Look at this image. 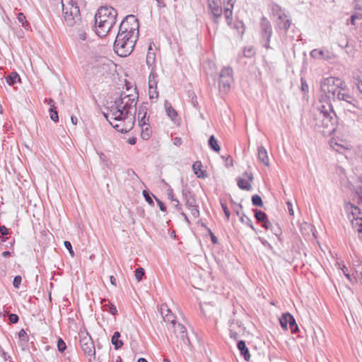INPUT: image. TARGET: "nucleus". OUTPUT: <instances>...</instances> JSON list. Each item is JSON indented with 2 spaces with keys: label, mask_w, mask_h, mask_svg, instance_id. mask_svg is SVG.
Listing matches in <instances>:
<instances>
[{
  "label": "nucleus",
  "mask_w": 362,
  "mask_h": 362,
  "mask_svg": "<svg viewBox=\"0 0 362 362\" xmlns=\"http://www.w3.org/2000/svg\"><path fill=\"white\" fill-rule=\"evenodd\" d=\"M138 98L135 90L134 93L129 94L122 92L107 112L103 113L111 126L119 132L127 133L133 128L136 120Z\"/></svg>",
  "instance_id": "nucleus-1"
},
{
  "label": "nucleus",
  "mask_w": 362,
  "mask_h": 362,
  "mask_svg": "<svg viewBox=\"0 0 362 362\" xmlns=\"http://www.w3.org/2000/svg\"><path fill=\"white\" fill-rule=\"evenodd\" d=\"M313 122L315 129L323 134L331 135L334 132L337 117L329 102H320L313 113Z\"/></svg>",
  "instance_id": "nucleus-2"
},
{
  "label": "nucleus",
  "mask_w": 362,
  "mask_h": 362,
  "mask_svg": "<svg viewBox=\"0 0 362 362\" xmlns=\"http://www.w3.org/2000/svg\"><path fill=\"white\" fill-rule=\"evenodd\" d=\"M321 90L329 100H343L357 107V101L351 95L347 90L346 83L339 78L328 77L321 82Z\"/></svg>",
  "instance_id": "nucleus-3"
},
{
  "label": "nucleus",
  "mask_w": 362,
  "mask_h": 362,
  "mask_svg": "<svg viewBox=\"0 0 362 362\" xmlns=\"http://www.w3.org/2000/svg\"><path fill=\"white\" fill-rule=\"evenodd\" d=\"M117 11L112 7L102 6L95 15V33L100 37L105 36L116 23Z\"/></svg>",
  "instance_id": "nucleus-4"
},
{
  "label": "nucleus",
  "mask_w": 362,
  "mask_h": 362,
  "mask_svg": "<svg viewBox=\"0 0 362 362\" xmlns=\"http://www.w3.org/2000/svg\"><path fill=\"white\" fill-rule=\"evenodd\" d=\"M139 35L118 33L114 42V50L117 55L125 57L134 50Z\"/></svg>",
  "instance_id": "nucleus-5"
},
{
  "label": "nucleus",
  "mask_w": 362,
  "mask_h": 362,
  "mask_svg": "<svg viewBox=\"0 0 362 362\" xmlns=\"http://www.w3.org/2000/svg\"><path fill=\"white\" fill-rule=\"evenodd\" d=\"M62 13L65 23L69 27L78 25L81 22L79 7L73 0H62Z\"/></svg>",
  "instance_id": "nucleus-6"
},
{
  "label": "nucleus",
  "mask_w": 362,
  "mask_h": 362,
  "mask_svg": "<svg viewBox=\"0 0 362 362\" xmlns=\"http://www.w3.org/2000/svg\"><path fill=\"white\" fill-rule=\"evenodd\" d=\"M168 330L173 329V334L170 335V340L173 342H175L176 341L177 346L183 347H189L190 346V341L187 336V329L184 325L180 323H173V325L170 327H168Z\"/></svg>",
  "instance_id": "nucleus-7"
},
{
  "label": "nucleus",
  "mask_w": 362,
  "mask_h": 362,
  "mask_svg": "<svg viewBox=\"0 0 362 362\" xmlns=\"http://www.w3.org/2000/svg\"><path fill=\"white\" fill-rule=\"evenodd\" d=\"M260 42L262 46L267 49H271L270 40L273 34L272 28L269 20L263 16L259 24Z\"/></svg>",
  "instance_id": "nucleus-8"
},
{
  "label": "nucleus",
  "mask_w": 362,
  "mask_h": 362,
  "mask_svg": "<svg viewBox=\"0 0 362 362\" xmlns=\"http://www.w3.org/2000/svg\"><path fill=\"white\" fill-rule=\"evenodd\" d=\"M118 33L139 35V21L134 15L127 16L121 22Z\"/></svg>",
  "instance_id": "nucleus-9"
},
{
  "label": "nucleus",
  "mask_w": 362,
  "mask_h": 362,
  "mask_svg": "<svg viewBox=\"0 0 362 362\" xmlns=\"http://www.w3.org/2000/svg\"><path fill=\"white\" fill-rule=\"evenodd\" d=\"M182 199L187 208L191 210V214L194 218L199 216V206L197 204V199L193 192L187 187L182 189Z\"/></svg>",
  "instance_id": "nucleus-10"
},
{
  "label": "nucleus",
  "mask_w": 362,
  "mask_h": 362,
  "mask_svg": "<svg viewBox=\"0 0 362 362\" xmlns=\"http://www.w3.org/2000/svg\"><path fill=\"white\" fill-rule=\"evenodd\" d=\"M79 343L84 354L86 356L90 357L89 361H91L92 357L95 358V345L91 337L88 333H86L84 336L80 337Z\"/></svg>",
  "instance_id": "nucleus-11"
},
{
  "label": "nucleus",
  "mask_w": 362,
  "mask_h": 362,
  "mask_svg": "<svg viewBox=\"0 0 362 362\" xmlns=\"http://www.w3.org/2000/svg\"><path fill=\"white\" fill-rule=\"evenodd\" d=\"M233 81V69L230 67L223 68L220 74L219 88L223 91H228L230 88V84Z\"/></svg>",
  "instance_id": "nucleus-12"
},
{
  "label": "nucleus",
  "mask_w": 362,
  "mask_h": 362,
  "mask_svg": "<svg viewBox=\"0 0 362 362\" xmlns=\"http://www.w3.org/2000/svg\"><path fill=\"white\" fill-rule=\"evenodd\" d=\"M208 10L212 16L214 23L218 24L219 18H221L223 9L221 0H207Z\"/></svg>",
  "instance_id": "nucleus-13"
},
{
  "label": "nucleus",
  "mask_w": 362,
  "mask_h": 362,
  "mask_svg": "<svg viewBox=\"0 0 362 362\" xmlns=\"http://www.w3.org/2000/svg\"><path fill=\"white\" fill-rule=\"evenodd\" d=\"M279 322L284 330H287L288 327H289L292 333H296L298 331V326L293 316L289 313H284L279 318Z\"/></svg>",
  "instance_id": "nucleus-14"
},
{
  "label": "nucleus",
  "mask_w": 362,
  "mask_h": 362,
  "mask_svg": "<svg viewBox=\"0 0 362 362\" xmlns=\"http://www.w3.org/2000/svg\"><path fill=\"white\" fill-rule=\"evenodd\" d=\"M346 209L348 211L351 213V215L352 216L351 223L354 225V221H356V225L358 226V232L360 234H362V217L360 216L361 214V209L356 206H354L352 204H348L346 205ZM362 238V236H361Z\"/></svg>",
  "instance_id": "nucleus-15"
},
{
  "label": "nucleus",
  "mask_w": 362,
  "mask_h": 362,
  "mask_svg": "<svg viewBox=\"0 0 362 362\" xmlns=\"http://www.w3.org/2000/svg\"><path fill=\"white\" fill-rule=\"evenodd\" d=\"M253 175L251 172L245 171L242 177L237 178V185L242 190L250 191L252 187Z\"/></svg>",
  "instance_id": "nucleus-16"
},
{
  "label": "nucleus",
  "mask_w": 362,
  "mask_h": 362,
  "mask_svg": "<svg viewBox=\"0 0 362 362\" xmlns=\"http://www.w3.org/2000/svg\"><path fill=\"white\" fill-rule=\"evenodd\" d=\"M160 313L163 316V320L168 323V327H170L173 325V323L176 322L175 317L166 305H161Z\"/></svg>",
  "instance_id": "nucleus-17"
},
{
  "label": "nucleus",
  "mask_w": 362,
  "mask_h": 362,
  "mask_svg": "<svg viewBox=\"0 0 362 362\" xmlns=\"http://www.w3.org/2000/svg\"><path fill=\"white\" fill-rule=\"evenodd\" d=\"M291 25V21L286 14L279 16L276 21V29L284 30L285 32H287Z\"/></svg>",
  "instance_id": "nucleus-18"
},
{
  "label": "nucleus",
  "mask_w": 362,
  "mask_h": 362,
  "mask_svg": "<svg viewBox=\"0 0 362 362\" xmlns=\"http://www.w3.org/2000/svg\"><path fill=\"white\" fill-rule=\"evenodd\" d=\"M310 57L318 59H329L332 57V54L329 51L315 49L310 52Z\"/></svg>",
  "instance_id": "nucleus-19"
},
{
  "label": "nucleus",
  "mask_w": 362,
  "mask_h": 362,
  "mask_svg": "<svg viewBox=\"0 0 362 362\" xmlns=\"http://www.w3.org/2000/svg\"><path fill=\"white\" fill-rule=\"evenodd\" d=\"M148 104L146 103H141L138 110V119L139 123L145 124V120H146L148 118H146L147 115V110H148Z\"/></svg>",
  "instance_id": "nucleus-20"
},
{
  "label": "nucleus",
  "mask_w": 362,
  "mask_h": 362,
  "mask_svg": "<svg viewBox=\"0 0 362 362\" xmlns=\"http://www.w3.org/2000/svg\"><path fill=\"white\" fill-rule=\"evenodd\" d=\"M157 74L152 69L150 75L148 76V86H149V96L150 98H153V95H151V89H156L158 80H157Z\"/></svg>",
  "instance_id": "nucleus-21"
},
{
  "label": "nucleus",
  "mask_w": 362,
  "mask_h": 362,
  "mask_svg": "<svg viewBox=\"0 0 362 362\" xmlns=\"http://www.w3.org/2000/svg\"><path fill=\"white\" fill-rule=\"evenodd\" d=\"M258 159L264 165L268 166L269 165L267 151L262 146H259L257 149Z\"/></svg>",
  "instance_id": "nucleus-22"
},
{
  "label": "nucleus",
  "mask_w": 362,
  "mask_h": 362,
  "mask_svg": "<svg viewBox=\"0 0 362 362\" xmlns=\"http://www.w3.org/2000/svg\"><path fill=\"white\" fill-rule=\"evenodd\" d=\"M153 46L155 47V45L151 42L146 55V64L148 66H152L156 62V52L153 51Z\"/></svg>",
  "instance_id": "nucleus-23"
},
{
  "label": "nucleus",
  "mask_w": 362,
  "mask_h": 362,
  "mask_svg": "<svg viewBox=\"0 0 362 362\" xmlns=\"http://www.w3.org/2000/svg\"><path fill=\"white\" fill-rule=\"evenodd\" d=\"M238 349L240 350L241 355L244 357L245 360L249 361L250 359V354L248 349L246 346L245 342L243 340H240L237 344Z\"/></svg>",
  "instance_id": "nucleus-24"
},
{
  "label": "nucleus",
  "mask_w": 362,
  "mask_h": 362,
  "mask_svg": "<svg viewBox=\"0 0 362 362\" xmlns=\"http://www.w3.org/2000/svg\"><path fill=\"white\" fill-rule=\"evenodd\" d=\"M237 325H238V330L235 329V327H234V320L230 321V329H229L230 337V338L234 339L235 340L238 339V338L239 337V335H240L239 334L240 332H242V328H241L240 322H237Z\"/></svg>",
  "instance_id": "nucleus-25"
},
{
  "label": "nucleus",
  "mask_w": 362,
  "mask_h": 362,
  "mask_svg": "<svg viewBox=\"0 0 362 362\" xmlns=\"http://www.w3.org/2000/svg\"><path fill=\"white\" fill-rule=\"evenodd\" d=\"M228 4L230 5V8H226L224 9V16L226 21V23L228 25H230L232 23L233 20V0H227Z\"/></svg>",
  "instance_id": "nucleus-26"
},
{
  "label": "nucleus",
  "mask_w": 362,
  "mask_h": 362,
  "mask_svg": "<svg viewBox=\"0 0 362 362\" xmlns=\"http://www.w3.org/2000/svg\"><path fill=\"white\" fill-rule=\"evenodd\" d=\"M148 119L145 120V124L139 123V126L141 128V136L144 140L148 139L150 138L151 134V131L149 129V124H148Z\"/></svg>",
  "instance_id": "nucleus-27"
},
{
  "label": "nucleus",
  "mask_w": 362,
  "mask_h": 362,
  "mask_svg": "<svg viewBox=\"0 0 362 362\" xmlns=\"http://www.w3.org/2000/svg\"><path fill=\"white\" fill-rule=\"evenodd\" d=\"M20 345L23 350H25L28 346V336L25 331L22 329L18 333Z\"/></svg>",
  "instance_id": "nucleus-28"
},
{
  "label": "nucleus",
  "mask_w": 362,
  "mask_h": 362,
  "mask_svg": "<svg viewBox=\"0 0 362 362\" xmlns=\"http://www.w3.org/2000/svg\"><path fill=\"white\" fill-rule=\"evenodd\" d=\"M107 64L100 61L95 66H93V73L95 74L103 75L107 71Z\"/></svg>",
  "instance_id": "nucleus-29"
},
{
  "label": "nucleus",
  "mask_w": 362,
  "mask_h": 362,
  "mask_svg": "<svg viewBox=\"0 0 362 362\" xmlns=\"http://www.w3.org/2000/svg\"><path fill=\"white\" fill-rule=\"evenodd\" d=\"M167 196L172 202H176L175 208L177 211H180L182 210V205L180 204L179 200L174 197L173 190L172 188H169L167 190Z\"/></svg>",
  "instance_id": "nucleus-30"
},
{
  "label": "nucleus",
  "mask_w": 362,
  "mask_h": 362,
  "mask_svg": "<svg viewBox=\"0 0 362 362\" xmlns=\"http://www.w3.org/2000/svg\"><path fill=\"white\" fill-rule=\"evenodd\" d=\"M165 109L168 116L172 120H174L176 118L177 113L176 110L171 106L170 103L168 101H165Z\"/></svg>",
  "instance_id": "nucleus-31"
},
{
  "label": "nucleus",
  "mask_w": 362,
  "mask_h": 362,
  "mask_svg": "<svg viewBox=\"0 0 362 362\" xmlns=\"http://www.w3.org/2000/svg\"><path fill=\"white\" fill-rule=\"evenodd\" d=\"M120 333L119 332H115L111 339L112 344L115 346V349L121 348L123 345V342L119 339Z\"/></svg>",
  "instance_id": "nucleus-32"
},
{
  "label": "nucleus",
  "mask_w": 362,
  "mask_h": 362,
  "mask_svg": "<svg viewBox=\"0 0 362 362\" xmlns=\"http://www.w3.org/2000/svg\"><path fill=\"white\" fill-rule=\"evenodd\" d=\"M6 80L9 86H12L19 81L21 78L16 72H12L6 78Z\"/></svg>",
  "instance_id": "nucleus-33"
},
{
  "label": "nucleus",
  "mask_w": 362,
  "mask_h": 362,
  "mask_svg": "<svg viewBox=\"0 0 362 362\" xmlns=\"http://www.w3.org/2000/svg\"><path fill=\"white\" fill-rule=\"evenodd\" d=\"M103 303H104L103 307L106 311L110 313L112 315L117 314V310L115 305L106 300H103Z\"/></svg>",
  "instance_id": "nucleus-34"
},
{
  "label": "nucleus",
  "mask_w": 362,
  "mask_h": 362,
  "mask_svg": "<svg viewBox=\"0 0 362 362\" xmlns=\"http://www.w3.org/2000/svg\"><path fill=\"white\" fill-rule=\"evenodd\" d=\"M209 146L211 149H213L216 152H219L221 150V148L218 144V141L213 135L211 136L209 139Z\"/></svg>",
  "instance_id": "nucleus-35"
},
{
  "label": "nucleus",
  "mask_w": 362,
  "mask_h": 362,
  "mask_svg": "<svg viewBox=\"0 0 362 362\" xmlns=\"http://www.w3.org/2000/svg\"><path fill=\"white\" fill-rule=\"evenodd\" d=\"M254 211L255 217L258 222L263 223L267 218V214L264 212L259 211L257 209H255Z\"/></svg>",
  "instance_id": "nucleus-36"
},
{
  "label": "nucleus",
  "mask_w": 362,
  "mask_h": 362,
  "mask_svg": "<svg viewBox=\"0 0 362 362\" xmlns=\"http://www.w3.org/2000/svg\"><path fill=\"white\" fill-rule=\"evenodd\" d=\"M272 11L273 15L277 16V17H279V16H281V15H286V13L283 11L281 8L276 4H272Z\"/></svg>",
  "instance_id": "nucleus-37"
},
{
  "label": "nucleus",
  "mask_w": 362,
  "mask_h": 362,
  "mask_svg": "<svg viewBox=\"0 0 362 362\" xmlns=\"http://www.w3.org/2000/svg\"><path fill=\"white\" fill-rule=\"evenodd\" d=\"M255 54V48L252 46L245 47L243 50V55L247 58H250Z\"/></svg>",
  "instance_id": "nucleus-38"
},
{
  "label": "nucleus",
  "mask_w": 362,
  "mask_h": 362,
  "mask_svg": "<svg viewBox=\"0 0 362 362\" xmlns=\"http://www.w3.org/2000/svg\"><path fill=\"white\" fill-rule=\"evenodd\" d=\"M240 220L242 223H245V224L249 226L253 230H255L251 219L249 217H247L245 214H242L241 216L240 217Z\"/></svg>",
  "instance_id": "nucleus-39"
},
{
  "label": "nucleus",
  "mask_w": 362,
  "mask_h": 362,
  "mask_svg": "<svg viewBox=\"0 0 362 362\" xmlns=\"http://www.w3.org/2000/svg\"><path fill=\"white\" fill-rule=\"evenodd\" d=\"M252 202L254 206H262L263 202L262 198L258 194H255L252 197Z\"/></svg>",
  "instance_id": "nucleus-40"
},
{
  "label": "nucleus",
  "mask_w": 362,
  "mask_h": 362,
  "mask_svg": "<svg viewBox=\"0 0 362 362\" xmlns=\"http://www.w3.org/2000/svg\"><path fill=\"white\" fill-rule=\"evenodd\" d=\"M145 274V271L142 267H139L135 271V278L138 281H141Z\"/></svg>",
  "instance_id": "nucleus-41"
},
{
  "label": "nucleus",
  "mask_w": 362,
  "mask_h": 362,
  "mask_svg": "<svg viewBox=\"0 0 362 362\" xmlns=\"http://www.w3.org/2000/svg\"><path fill=\"white\" fill-rule=\"evenodd\" d=\"M49 116L52 120L54 122H58L59 120V116L57 110L55 108L50 107L49 108Z\"/></svg>",
  "instance_id": "nucleus-42"
},
{
  "label": "nucleus",
  "mask_w": 362,
  "mask_h": 362,
  "mask_svg": "<svg viewBox=\"0 0 362 362\" xmlns=\"http://www.w3.org/2000/svg\"><path fill=\"white\" fill-rule=\"evenodd\" d=\"M352 4L355 11H362V0H354Z\"/></svg>",
  "instance_id": "nucleus-43"
},
{
  "label": "nucleus",
  "mask_w": 362,
  "mask_h": 362,
  "mask_svg": "<svg viewBox=\"0 0 362 362\" xmlns=\"http://www.w3.org/2000/svg\"><path fill=\"white\" fill-rule=\"evenodd\" d=\"M57 349L60 352H64L66 349V345L64 340L59 338L57 341Z\"/></svg>",
  "instance_id": "nucleus-44"
},
{
  "label": "nucleus",
  "mask_w": 362,
  "mask_h": 362,
  "mask_svg": "<svg viewBox=\"0 0 362 362\" xmlns=\"http://www.w3.org/2000/svg\"><path fill=\"white\" fill-rule=\"evenodd\" d=\"M144 198H145V200L151 206L153 205V201L152 199V198L151 197L148 192L147 190H144L143 192H142Z\"/></svg>",
  "instance_id": "nucleus-45"
},
{
  "label": "nucleus",
  "mask_w": 362,
  "mask_h": 362,
  "mask_svg": "<svg viewBox=\"0 0 362 362\" xmlns=\"http://www.w3.org/2000/svg\"><path fill=\"white\" fill-rule=\"evenodd\" d=\"M64 245L69 250V252L70 255L72 257H74V250L72 248V245H71V243L69 241L65 240L64 242Z\"/></svg>",
  "instance_id": "nucleus-46"
},
{
  "label": "nucleus",
  "mask_w": 362,
  "mask_h": 362,
  "mask_svg": "<svg viewBox=\"0 0 362 362\" xmlns=\"http://www.w3.org/2000/svg\"><path fill=\"white\" fill-rule=\"evenodd\" d=\"M354 78L357 81V83H362V70L354 72Z\"/></svg>",
  "instance_id": "nucleus-47"
},
{
  "label": "nucleus",
  "mask_w": 362,
  "mask_h": 362,
  "mask_svg": "<svg viewBox=\"0 0 362 362\" xmlns=\"http://www.w3.org/2000/svg\"><path fill=\"white\" fill-rule=\"evenodd\" d=\"M221 205L222 209H223V212L225 214L226 219L229 220L230 214V211H229L226 204L221 202Z\"/></svg>",
  "instance_id": "nucleus-48"
},
{
  "label": "nucleus",
  "mask_w": 362,
  "mask_h": 362,
  "mask_svg": "<svg viewBox=\"0 0 362 362\" xmlns=\"http://www.w3.org/2000/svg\"><path fill=\"white\" fill-rule=\"evenodd\" d=\"M77 37L80 40H85L86 39V33L85 29H79L78 30Z\"/></svg>",
  "instance_id": "nucleus-49"
},
{
  "label": "nucleus",
  "mask_w": 362,
  "mask_h": 362,
  "mask_svg": "<svg viewBox=\"0 0 362 362\" xmlns=\"http://www.w3.org/2000/svg\"><path fill=\"white\" fill-rule=\"evenodd\" d=\"M22 281L21 276H16L13 279V285L14 288H18Z\"/></svg>",
  "instance_id": "nucleus-50"
},
{
  "label": "nucleus",
  "mask_w": 362,
  "mask_h": 362,
  "mask_svg": "<svg viewBox=\"0 0 362 362\" xmlns=\"http://www.w3.org/2000/svg\"><path fill=\"white\" fill-rule=\"evenodd\" d=\"M17 18H18V21L22 23L23 26L25 27L28 22L25 20L26 18L24 16V14L23 13H18Z\"/></svg>",
  "instance_id": "nucleus-51"
},
{
  "label": "nucleus",
  "mask_w": 362,
  "mask_h": 362,
  "mask_svg": "<svg viewBox=\"0 0 362 362\" xmlns=\"http://www.w3.org/2000/svg\"><path fill=\"white\" fill-rule=\"evenodd\" d=\"M201 166V163H195L194 165H193V170L194 171V174L197 176V177H203V172L202 171L200 174H199V173L197 172V169L199 170V168Z\"/></svg>",
  "instance_id": "nucleus-52"
},
{
  "label": "nucleus",
  "mask_w": 362,
  "mask_h": 362,
  "mask_svg": "<svg viewBox=\"0 0 362 362\" xmlns=\"http://www.w3.org/2000/svg\"><path fill=\"white\" fill-rule=\"evenodd\" d=\"M8 320L11 323L16 324L18 322L19 317L16 314L11 313L8 315Z\"/></svg>",
  "instance_id": "nucleus-53"
},
{
  "label": "nucleus",
  "mask_w": 362,
  "mask_h": 362,
  "mask_svg": "<svg viewBox=\"0 0 362 362\" xmlns=\"http://www.w3.org/2000/svg\"><path fill=\"white\" fill-rule=\"evenodd\" d=\"M262 227H264L266 230H271L273 231V226L272 223L269 222L268 218H267L266 221L262 223Z\"/></svg>",
  "instance_id": "nucleus-54"
},
{
  "label": "nucleus",
  "mask_w": 362,
  "mask_h": 362,
  "mask_svg": "<svg viewBox=\"0 0 362 362\" xmlns=\"http://www.w3.org/2000/svg\"><path fill=\"white\" fill-rule=\"evenodd\" d=\"M98 154L99 156L100 161L104 165H107V162H108V159H107V156L103 152H99V153H98Z\"/></svg>",
  "instance_id": "nucleus-55"
},
{
  "label": "nucleus",
  "mask_w": 362,
  "mask_h": 362,
  "mask_svg": "<svg viewBox=\"0 0 362 362\" xmlns=\"http://www.w3.org/2000/svg\"><path fill=\"white\" fill-rule=\"evenodd\" d=\"M156 202L158 203V205L159 206V209L162 211H166V207L163 202H161L159 199H158L156 197L153 196Z\"/></svg>",
  "instance_id": "nucleus-56"
},
{
  "label": "nucleus",
  "mask_w": 362,
  "mask_h": 362,
  "mask_svg": "<svg viewBox=\"0 0 362 362\" xmlns=\"http://www.w3.org/2000/svg\"><path fill=\"white\" fill-rule=\"evenodd\" d=\"M301 89L303 92H308V86L303 78H301Z\"/></svg>",
  "instance_id": "nucleus-57"
},
{
  "label": "nucleus",
  "mask_w": 362,
  "mask_h": 362,
  "mask_svg": "<svg viewBox=\"0 0 362 362\" xmlns=\"http://www.w3.org/2000/svg\"><path fill=\"white\" fill-rule=\"evenodd\" d=\"M352 15L356 20H362V11H355Z\"/></svg>",
  "instance_id": "nucleus-58"
},
{
  "label": "nucleus",
  "mask_w": 362,
  "mask_h": 362,
  "mask_svg": "<svg viewBox=\"0 0 362 362\" xmlns=\"http://www.w3.org/2000/svg\"><path fill=\"white\" fill-rule=\"evenodd\" d=\"M341 270H342L344 274L346 276V278L349 280L351 281V275L348 273V269L345 266H343V267L341 268Z\"/></svg>",
  "instance_id": "nucleus-59"
},
{
  "label": "nucleus",
  "mask_w": 362,
  "mask_h": 362,
  "mask_svg": "<svg viewBox=\"0 0 362 362\" xmlns=\"http://www.w3.org/2000/svg\"><path fill=\"white\" fill-rule=\"evenodd\" d=\"M173 144L177 146H180L182 144V139L180 137H175L173 139Z\"/></svg>",
  "instance_id": "nucleus-60"
},
{
  "label": "nucleus",
  "mask_w": 362,
  "mask_h": 362,
  "mask_svg": "<svg viewBox=\"0 0 362 362\" xmlns=\"http://www.w3.org/2000/svg\"><path fill=\"white\" fill-rule=\"evenodd\" d=\"M208 230H209V235L211 236V241L213 242V243H214V244L218 243V238L214 235V233L211 232V230L210 229H208Z\"/></svg>",
  "instance_id": "nucleus-61"
},
{
  "label": "nucleus",
  "mask_w": 362,
  "mask_h": 362,
  "mask_svg": "<svg viewBox=\"0 0 362 362\" xmlns=\"http://www.w3.org/2000/svg\"><path fill=\"white\" fill-rule=\"evenodd\" d=\"M0 233L2 235H6L8 233L7 228L4 226H0Z\"/></svg>",
  "instance_id": "nucleus-62"
},
{
  "label": "nucleus",
  "mask_w": 362,
  "mask_h": 362,
  "mask_svg": "<svg viewBox=\"0 0 362 362\" xmlns=\"http://www.w3.org/2000/svg\"><path fill=\"white\" fill-rule=\"evenodd\" d=\"M259 239H260V240H261L262 243L265 247H269L270 249H272V245H270V243H269L267 240H263V239H262V238H259Z\"/></svg>",
  "instance_id": "nucleus-63"
},
{
  "label": "nucleus",
  "mask_w": 362,
  "mask_h": 362,
  "mask_svg": "<svg viewBox=\"0 0 362 362\" xmlns=\"http://www.w3.org/2000/svg\"><path fill=\"white\" fill-rule=\"evenodd\" d=\"M180 214L184 217L185 221L188 224H189V223H190V222H189V218H188V216H187V214H186L185 212H183V211H182V209L181 211H180Z\"/></svg>",
  "instance_id": "nucleus-64"
}]
</instances>
